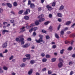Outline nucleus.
<instances>
[{
  "mask_svg": "<svg viewBox=\"0 0 75 75\" xmlns=\"http://www.w3.org/2000/svg\"><path fill=\"white\" fill-rule=\"evenodd\" d=\"M39 37H40V39L38 40H36L35 41L37 42V43H40L41 42H42V43H40L41 44H44L45 43V41L42 40V35H39Z\"/></svg>",
  "mask_w": 75,
  "mask_h": 75,
  "instance_id": "1",
  "label": "nucleus"
},
{
  "mask_svg": "<svg viewBox=\"0 0 75 75\" xmlns=\"http://www.w3.org/2000/svg\"><path fill=\"white\" fill-rule=\"evenodd\" d=\"M34 25H35V24L33 23L29 26L27 25L26 27L23 26L22 28H31V27H33L34 26Z\"/></svg>",
  "mask_w": 75,
  "mask_h": 75,
  "instance_id": "2",
  "label": "nucleus"
},
{
  "mask_svg": "<svg viewBox=\"0 0 75 75\" xmlns=\"http://www.w3.org/2000/svg\"><path fill=\"white\" fill-rule=\"evenodd\" d=\"M30 9H27L26 10V11H25L23 13L24 15H27L29 13H30Z\"/></svg>",
  "mask_w": 75,
  "mask_h": 75,
  "instance_id": "3",
  "label": "nucleus"
},
{
  "mask_svg": "<svg viewBox=\"0 0 75 75\" xmlns=\"http://www.w3.org/2000/svg\"><path fill=\"white\" fill-rule=\"evenodd\" d=\"M7 42L4 43L2 45V47L3 48H7Z\"/></svg>",
  "mask_w": 75,
  "mask_h": 75,
  "instance_id": "4",
  "label": "nucleus"
},
{
  "mask_svg": "<svg viewBox=\"0 0 75 75\" xmlns=\"http://www.w3.org/2000/svg\"><path fill=\"white\" fill-rule=\"evenodd\" d=\"M68 30V28H65L64 30H61L60 33L61 35H63L64 34V31H65L66 30Z\"/></svg>",
  "mask_w": 75,
  "mask_h": 75,
  "instance_id": "5",
  "label": "nucleus"
},
{
  "mask_svg": "<svg viewBox=\"0 0 75 75\" xmlns=\"http://www.w3.org/2000/svg\"><path fill=\"white\" fill-rule=\"evenodd\" d=\"M46 7L49 11H51V10H52V7L51 6H50V5H48L46 6Z\"/></svg>",
  "mask_w": 75,
  "mask_h": 75,
  "instance_id": "6",
  "label": "nucleus"
},
{
  "mask_svg": "<svg viewBox=\"0 0 75 75\" xmlns=\"http://www.w3.org/2000/svg\"><path fill=\"white\" fill-rule=\"evenodd\" d=\"M59 68H61L62 66H63V64H62V62H61L59 63L58 65Z\"/></svg>",
  "mask_w": 75,
  "mask_h": 75,
  "instance_id": "7",
  "label": "nucleus"
},
{
  "mask_svg": "<svg viewBox=\"0 0 75 75\" xmlns=\"http://www.w3.org/2000/svg\"><path fill=\"white\" fill-rule=\"evenodd\" d=\"M30 7L32 8H35V5L34 4H31L30 5Z\"/></svg>",
  "mask_w": 75,
  "mask_h": 75,
  "instance_id": "8",
  "label": "nucleus"
},
{
  "mask_svg": "<svg viewBox=\"0 0 75 75\" xmlns=\"http://www.w3.org/2000/svg\"><path fill=\"white\" fill-rule=\"evenodd\" d=\"M71 21H68L66 22L65 25H69L71 24Z\"/></svg>",
  "mask_w": 75,
  "mask_h": 75,
  "instance_id": "9",
  "label": "nucleus"
},
{
  "mask_svg": "<svg viewBox=\"0 0 75 75\" xmlns=\"http://www.w3.org/2000/svg\"><path fill=\"white\" fill-rule=\"evenodd\" d=\"M45 21V18H43L39 20L38 21L39 22H42V21Z\"/></svg>",
  "mask_w": 75,
  "mask_h": 75,
  "instance_id": "10",
  "label": "nucleus"
},
{
  "mask_svg": "<svg viewBox=\"0 0 75 75\" xmlns=\"http://www.w3.org/2000/svg\"><path fill=\"white\" fill-rule=\"evenodd\" d=\"M24 18L26 20H29V17L28 16H24Z\"/></svg>",
  "mask_w": 75,
  "mask_h": 75,
  "instance_id": "11",
  "label": "nucleus"
},
{
  "mask_svg": "<svg viewBox=\"0 0 75 75\" xmlns=\"http://www.w3.org/2000/svg\"><path fill=\"white\" fill-rule=\"evenodd\" d=\"M44 15L43 14H41L38 16V18L41 19L42 17H44Z\"/></svg>",
  "mask_w": 75,
  "mask_h": 75,
  "instance_id": "12",
  "label": "nucleus"
},
{
  "mask_svg": "<svg viewBox=\"0 0 75 75\" xmlns=\"http://www.w3.org/2000/svg\"><path fill=\"white\" fill-rule=\"evenodd\" d=\"M6 5L8 7H9V8H11V7H12L11 4H10V3H6Z\"/></svg>",
  "mask_w": 75,
  "mask_h": 75,
  "instance_id": "13",
  "label": "nucleus"
},
{
  "mask_svg": "<svg viewBox=\"0 0 75 75\" xmlns=\"http://www.w3.org/2000/svg\"><path fill=\"white\" fill-rule=\"evenodd\" d=\"M64 6L63 5H62L59 8V10L60 11H61L64 9Z\"/></svg>",
  "mask_w": 75,
  "mask_h": 75,
  "instance_id": "14",
  "label": "nucleus"
},
{
  "mask_svg": "<svg viewBox=\"0 0 75 75\" xmlns=\"http://www.w3.org/2000/svg\"><path fill=\"white\" fill-rule=\"evenodd\" d=\"M8 31L7 30H3L2 31V34H5V33H8Z\"/></svg>",
  "mask_w": 75,
  "mask_h": 75,
  "instance_id": "15",
  "label": "nucleus"
},
{
  "mask_svg": "<svg viewBox=\"0 0 75 75\" xmlns=\"http://www.w3.org/2000/svg\"><path fill=\"white\" fill-rule=\"evenodd\" d=\"M32 73H33V69H31L30 71H28V74L29 75H31Z\"/></svg>",
  "mask_w": 75,
  "mask_h": 75,
  "instance_id": "16",
  "label": "nucleus"
},
{
  "mask_svg": "<svg viewBox=\"0 0 75 75\" xmlns=\"http://www.w3.org/2000/svg\"><path fill=\"white\" fill-rule=\"evenodd\" d=\"M25 56L27 57V59H30V54H26L25 55Z\"/></svg>",
  "mask_w": 75,
  "mask_h": 75,
  "instance_id": "17",
  "label": "nucleus"
},
{
  "mask_svg": "<svg viewBox=\"0 0 75 75\" xmlns=\"http://www.w3.org/2000/svg\"><path fill=\"white\" fill-rule=\"evenodd\" d=\"M47 61V59L45 58H43L42 60V61L43 62H46Z\"/></svg>",
  "mask_w": 75,
  "mask_h": 75,
  "instance_id": "18",
  "label": "nucleus"
},
{
  "mask_svg": "<svg viewBox=\"0 0 75 75\" xmlns=\"http://www.w3.org/2000/svg\"><path fill=\"white\" fill-rule=\"evenodd\" d=\"M57 16L59 17H62V14L60 13H57Z\"/></svg>",
  "mask_w": 75,
  "mask_h": 75,
  "instance_id": "19",
  "label": "nucleus"
},
{
  "mask_svg": "<svg viewBox=\"0 0 75 75\" xmlns=\"http://www.w3.org/2000/svg\"><path fill=\"white\" fill-rule=\"evenodd\" d=\"M24 12V11L22 10L19 11L18 12V14H21Z\"/></svg>",
  "mask_w": 75,
  "mask_h": 75,
  "instance_id": "20",
  "label": "nucleus"
},
{
  "mask_svg": "<svg viewBox=\"0 0 75 75\" xmlns=\"http://www.w3.org/2000/svg\"><path fill=\"white\" fill-rule=\"evenodd\" d=\"M70 37H75V33H73L72 34H71L70 35Z\"/></svg>",
  "mask_w": 75,
  "mask_h": 75,
  "instance_id": "21",
  "label": "nucleus"
},
{
  "mask_svg": "<svg viewBox=\"0 0 75 75\" xmlns=\"http://www.w3.org/2000/svg\"><path fill=\"white\" fill-rule=\"evenodd\" d=\"M35 24L36 25H38L40 24V23L38 21H36L35 22Z\"/></svg>",
  "mask_w": 75,
  "mask_h": 75,
  "instance_id": "22",
  "label": "nucleus"
},
{
  "mask_svg": "<svg viewBox=\"0 0 75 75\" xmlns=\"http://www.w3.org/2000/svg\"><path fill=\"white\" fill-rule=\"evenodd\" d=\"M55 36L56 38H57V39L59 38V36H58V35L57 33L55 34Z\"/></svg>",
  "mask_w": 75,
  "mask_h": 75,
  "instance_id": "23",
  "label": "nucleus"
},
{
  "mask_svg": "<svg viewBox=\"0 0 75 75\" xmlns=\"http://www.w3.org/2000/svg\"><path fill=\"white\" fill-rule=\"evenodd\" d=\"M28 47V44H26L25 45L23 46V48H27Z\"/></svg>",
  "mask_w": 75,
  "mask_h": 75,
  "instance_id": "24",
  "label": "nucleus"
},
{
  "mask_svg": "<svg viewBox=\"0 0 75 75\" xmlns=\"http://www.w3.org/2000/svg\"><path fill=\"white\" fill-rule=\"evenodd\" d=\"M72 50V47L71 46L69 47L67 49L68 51H70V50Z\"/></svg>",
  "mask_w": 75,
  "mask_h": 75,
  "instance_id": "25",
  "label": "nucleus"
},
{
  "mask_svg": "<svg viewBox=\"0 0 75 75\" xmlns=\"http://www.w3.org/2000/svg\"><path fill=\"white\" fill-rule=\"evenodd\" d=\"M20 30L21 31L20 32V33H23V32H24V31H25V30H24V28H21Z\"/></svg>",
  "mask_w": 75,
  "mask_h": 75,
  "instance_id": "26",
  "label": "nucleus"
},
{
  "mask_svg": "<svg viewBox=\"0 0 75 75\" xmlns=\"http://www.w3.org/2000/svg\"><path fill=\"white\" fill-rule=\"evenodd\" d=\"M24 39L23 38H21L20 40H19V42H23V41H24Z\"/></svg>",
  "mask_w": 75,
  "mask_h": 75,
  "instance_id": "27",
  "label": "nucleus"
},
{
  "mask_svg": "<svg viewBox=\"0 0 75 75\" xmlns=\"http://www.w3.org/2000/svg\"><path fill=\"white\" fill-rule=\"evenodd\" d=\"M30 62L31 64H33L35 63V62L34 60H32L30 61Z\"/></svg>",
  "mask_w": 75,
  "mask_h": 75,
  "instance_id": "28",
  "label": "nucleus"
},
{
  "mask_svg": "<svg viewBox=\"0 0 75 75\" xmlns=\"http://www.w3.org/2000/svg\"><path fill=\"white\" fill-rule=\"evenodd\" d=\"M56 4V2L54 1L52 4V6L53 7H54L55 6V4Z\"/></svg>",
  "mask_w": 75,
  "mask_h": 75,
  "instance_id": "29",
  "label": "nucleus"
},
{
  "mask_svg": "<svg viewBox=\"0 0 75 75\" xmlns=\"http://www.w3.org/2000/svg\"><path fill=\"white\" fill-rule=\"evenodd\" d=\"M52 62H55V61H56V59L55 58H53L51 59Z\"/></svg>",
  "mask_w": 75,
  "mask_h": 75,
  "instance_id": "30",
  "label": "nucleus"
},
{
  "mask_svg": "<svg viewBox=\"0 0 75 75\" xmlns=\"http://www.w3.org/2000/svg\"><path fill=\"white\" fill-rule=\"evenodd\" d=\"M25 66V64L24 63L22 64L21 65V67H24Z\"/></svg>",
  "mask_w": 75,
  "mask_h": 75,
  "instance_id": "31",
  "label": "nucleus"
},
{
  "mask_svg": "<svg viewBox=\"0 0 75 75\" xmlns=\"http://www.w3.org/2000/svg\"><path fill=\"white\" fill-rule=\"evenodd\" d=\"M7 22H3V24L4 25H7Z\"/></svg>",
  "mask_w": 75,
  "mask_h": 75,
  "instance_id": "32",
  "label": "nucleus"
},
{
  "mask_svg": "<svg viewBox=\"0 0 75 75\" xmlns=\"http://www.w3.org/2000/svg\"><path fill=\"white\" fill-rule=\"evenodd\" d=\"M64 49H62L60 51V53L61 54H62L64 53Z\"/></svg>",
  "mask_w": 75,
  "mask_h": 75,
  "instance_id": "33",
  "label": "nucleus"
},
{
  "mask_svg": "<svg viewBox=\"0 0 75 75\" xmlns=\"http://www.w3.org/2000/svg\"><path fill=\"white\" fill-rule=\"evenodd\" d=\"M3 69H4V70H7L8 68L6 66H4L3 67Z\"/></svg>",
  "mask_w": 75,
  "mask_h": 75,
  "instance_id": "34",
  "label": "nucleus"
},
{
  "mask_svg": "<svg viewBox=\"0 0 75 75\" xmlns=\"http://www.w3.org/2000/svg\"><path fill=\"white\" fill-rule=\"evenodd\" d=\"M69 42H70V41H69V40H66L65 41V44H68V43H69Z\"/></svg>",
  "mask_w": 75,
  "mask_h": 75,
  "instance_id": "35",
  "label": "nucleus"
},
{
  "mask_svg": "<svg viewBox=\"0 0 75 75\" xmlns=\"http://www.w3.org/2000/svg\"><path fill=\"white\" fill-rule=\"evenodd\" d=\"M27 58H23V62H25V61H26V60H27Z\"/></svg>",
  "mask_w": 75,
  "mask_h": 75,
  "instance_id": "36",
  "label": "nucleus"
},
{
  "mask_svg": "<svg viewBox=\"0 0 75 75\" xmlns=\"http://www.w3.org/2000/svg\"><path fill=\"white\" fill-rule=\"evenodd\" d=\"M42 10V8L41 7H39L38 8V11H41V10Z\"/></svg>",
  "mask_w": 75,
  "mask_h": 75,
  "instance_id": "37",
  "label": "nucleus"
},
{
  "mask_svg": "<svg viewBox=\"0 0 75 75\" xmlns=\"http://www.w3.org/2000/svg\"><path fill=\"white\" fill-rule=\"evenodd\" d=\"M74 64V62H73L72 61L70 62H69V65H72Z\"/></svg>",
  "mask_w": 75,
  "mask_h": 75,
  "instance_id": "38",
  "label": "nucleus"
},
{
  "mask_svg": "<svg viewBox=\"0 0 75 75\" xmlns=\"http://www.w3.org/2000/svg\"><path fill=\"white\" fill-rule=\"evenodd\" d=\"M3 12V8H0V13H2Z\"/></svg>",
  "mask_w": 75,
  "mask_h": 75,
  "instance_id": "39",
  "label": "nucleus"
},
{
  "mask_svg": "<svg viewBox=\"0 0 75 75\" xmlns=\"http://www.w3.org/2000/svg\"><path fill=\"white\" fill-rule=\"evenodd\" d=\"M48 73L49 75H51L52 74V71L50 70H49L48 71Z\"/></svg>",
  "mask_w": 75,
  "mask_h": 75,
  "instance_id": "40",
  "label": "nucleus"
},
{
  "mask_svg": "<svg viewBox=\"0 0 75 75\" xmlns=\"http://www.w3.org/2000/svg\"><path fill=\"white\" fill-rule=\"evenodd\" d=\"M49 21H47L45 23H44L45 25H47L49 24Z\"/></svg>",
  "mask_w": 75,
  "mask_h": 75,
  "instance_id": "41",
  "label": "nucleus"
},
{
  "mask_svg": "<svg viewBox=\"0 0 75 75\" xmlns=\"http://www.w3.org/2000/svg\"><path fill=\"white\" fill-rule=\"evenodd\" d=\"M13 4V6H17V4L16 2H14Z\"/></svg>",
  "mask_w": 75,
  "mask_h": 75,
  "instance_id": "42",
  "label": "nucleus"
},
{
  "mask_svg": "<svg viewBox=\"0 0 75 75\" xmlns=\"http://www.w3.org/2000/svg\"><path fill=\"white\" fill-rule=\"evenodd\" d=\"M59 62H63V60L61 58H59Z\"/></svg>",
  "mask_w": 75,
  "mask_h": 75,
  "instance_id": "43",
  "label": "nucleus"
},
{
  "mask_svg": "<svg viewBox=\"0 0 75 75\" xmlns=\"http://www.w3.org/2000/svg\"><path fill=\"white\" fill-rule=\"evenodd\" d=\"M46 58H50V55L49 54H47L46 55Z\"/></svg>",
  "mask_w": 75,
  "mask_h": 75,
  "instance_id": "44",
  "label": "nucleus"
},
{
  "mask_svg": "<svg viewBox=\"0 0 75 75\" xmlns=\"http://www.w3.org/2000/svg\"><path fill=\"white\" fill-rule=\"evenodd\" d=\"M50 36L48 35L46 37V40H48L49 39H50Z\"/></svg>",
  "mask_w": 75,
  "mask_h": 75,
  "instance_id": "45",
  "label": "nucleus"
},
{
  "mask_svg": "<svg viewBox=\"0 0 75 75\" xmlns=\"http://www.w3.org/2000/svg\"><path fill=\"white\" fill-rule=\"evenodd\" d=\"M42 33H45V34H46V31L45 30H42Z\"/></svg>",
  "mask_w": 75,
  "mask_h": 75,
  "instance_id": "46",
  "label": "nucleus"
},
{
  "mask_svg": "<svg viewBox=\"0 0 75 75\" xmlns=\"http://www.w3.org/2000/svg\"><path fill=\"white\" fill-rule=\"evenodd\" d=\"M14 56L13 55L11 56V57L9 58V60H11L13 58Z\"/></svg>",
  "mask_w": 75,
  "mask_h": 75,
  "instance_id": "47",
  "label": "nucleus"
},
{
  "mask_svg": "<svg viewBox=\"0 0 75 75\" xmlns=\"http://www.w3.org/2000/svg\"><path fill=\"white\" fill-rule=\"evenodd\" d=\"M10 21L11 23H13V24H14V20H11Z\"/></svg>",
  "mask_w": 75,
  "mask_h": 75,
  "instance_id": "48",
  "label": "nucleus"
},
{
  "mask_svg": "<svg viewBox=\"0 0 75 75\" xmlns=\"http://www.w3.org/2000/svg\"><path fill=\"white\" fill-rule=\"evenodd\" d=\"M34 28H31L30 30H29L30 33H31L33 31Z\"/></svg>",
  "mask_w": 75,
  "mask_h": 75,
  "instance_id": "49",
  "label": "nucleus"
},
{
  "mask_svg": "<svg viewBox=\"0 0 75 75\" xmlns=\"http://www.w3.org/2000/svg\"><path fill=\"white\" fill-rule=\"evenodd\" d=\"M41 56L42 57H43L45 56V54L44 53H42L41 54Z\"/></svg>",
  "mask_w": 75,
  "mask_h": 75,
  "instance_id": "50",
  "label": "nucleus"
},
{
  "mask_svg": "<svg viewBox=\"0 0 75 75\" xmlns=\"http://www.w3.org/2000/svg\"><path fill=\"white\" fill-rule=\"evenodd\" d=\"M8 52V50H7L6 49L5 50V51L3 52L4 54V53H7Z\"/></svg>",
  "mask_w": 75,
  "mask_h": 75,
  "instance_id": "51",
  "label": "nucleus"
},
{
  "mask_svg": "<svg viewBox=\"0 0 75 75\" xmlns=\"http://www.w3.org/2000/svg\"><path fill=\"white\" fill-rule=\"evenodd\" d=\"M28 5H30L31 4V1L29 0L28 1Z\"/></svg>",
  "mask_w": 75,
  "mask_h": 75,
  "instance_id": "52",
  "label": "nucleus"
},
{
  "mask_svg": "<svg viewBox=\"0 0 75 75\" xmlns=\"http://www.w3.org/2000/svg\"><path fill=\"white\" fill-rule=\"evenodd\" d=\"M27 40L31 41V38H28L27 39Z\"/></svg>",
  "mask_w": 75,
  "mask_h": 75,
  "instance_id": "53",
  "label": "nucleus"
},
{
  "mask_svg": "<svg viewBox=\"0 0 75 75\" xmlns=\"http://www.w3.org/2000/svg\"><path fill=\"white\" fill-rule=\"evenodd\" d=\"M16 40L17 41H19L20 40L19 39V38H16Z\"/></svg>",
  "mask_w": 75,
  "mask_h": 75,
  "instance_id": "54",
  "label": "nucleus"
},
{
  "mask_svg": "<svg viewBox=\"0 0 75 75\" xmlns=\"http://www.w3.org/2000/svg\"><path fill=\"white\" fill-rule=\"evenodd\" d=\"M46 70H47V69H46V68H44L42 69V71H45Z\"/></svg>",
  "mask_w": 75,
  "mask_h": 75,
  "instance_id": "55",
  "label": "nucleus"
},
{
  "mask_svg": "<svg viewBox=\"0 0 75 75\" xmlns=\"http://www.w3.org/2000/svg\"><path fill=\"white\" fill-rule=\"evenodd\" d=\"M57 47V46H56V45H54L52 46V48H56V47Z\"/></svg>",
  "mask_w": 75,
  "mask_h": 75,
  "instance_id": "56",
  "label": "nucleus"
},
{
  "mask_svg": "<svg viewBox=\"0 0 75 75\" xmlns=\"http://www.w3.org/2000/svg\"><path fill=\"white\" fill-rule=\"evenodd\" d=\"M58 21H59V22H61L62 21V20L61 18L58 19Z\"/></svg>",
  "mask_w": 75,
  "mask_h": 75,
  "instance_id": "57",
  "label": "nucleus"
},
{
  "mask_svg": "<svg viewBox=\"0 0 75 75\" xmlns=\"http://www.w3.org/2000/svg\"><path fill=\"white\" fill-rule=\"evenodd\" d=\"M73 74V71H71L70 73V75H72Z\"/></svg>",
  "mask_w": 75,
  "mask_h": 75,
  "instance_id": "58",
  "label": "nucleus"
},
{
  "mask_svg": "<svg viewBox=\"0 0 75 75\" xmlns=\"http://www.w3.org/2000/svg\"><path fill=\"white\" fill-rule=\"evenodd\" d=\"M33 35H34V36H35L36 35V33L35 32H34L33 33Z\"/></svg>",
  "mask_w": 75,
  "mask_h": 75,
  "instance_id": "59",
  "label": "nucleus"
},
{
  "mask_svg": "<svg viewBox=\"0 0 75 75\" xmlns=\"http://www.w3.org/2000/svg\"><path fill=\"white\" fill-rule=\"evenodd\" d=\"M44 1H45V0H41V3L43 4L44 2Z\"/></svg>",
  "mask_w": 75,
  "mask_h": 75,
  "instance_id": "60",
  "label": "nucleus"
},
{
  "mask_svg": "<svg viewBox=\"0 0 75 75\" xmlns=\"http://www.w3.org/2000/svg\"><path fill=\"white\" fill-rule=\"evenodd\" d=\"M0 57H3V54H2V53H0Z\"/></svg>",
  "mask_w": 75,
  "mask_h": 75,
  "instance_id": "61",
  "label": "nucleus"
},
{
  "mask_svg": "<svg viewBox=\"0 0 75 75\" xmlns=\"http://www.w3.org/2000/svg\"><path fill=\"white\" fill-rule=\"evenodd\" d=\"M52 14H50L49 15V17H50V18H51V17H52Z\"/></svg>",
  "mask_w": 75,
  "mask_h": 75,
  "instance_id": "62",
  "label": "nucleus"
},
{
  "mask_svg": "<svg viewBox=\"0 0 75 75\" xmlns=\"http://www.w3.org/2000/svg\"><path fill=\"white\" fill-rule=\"evenodd\" d=\"M72 57L73 58H75V54H73L72 56Z\"/></svg>",
  "mask_w": 75,
  "mask_h": 75,
  "instance_id": "63",
  "label": "nucleus"
},
{
  "mask_svg": "<svg viewBox=\"0 0 75 75\" xmlns=\"http://www.w3.org/2000/svg\"><path fill=\"white\" fill-rule=\"evenodd\" d=\"M48 30L50 31H52V28H49Z\"/></svg>",
  "mask_w": 75,
  "mask_h": 75,
  "instance_id": "64",
  "label": "nucleus"
}]
</instances>
